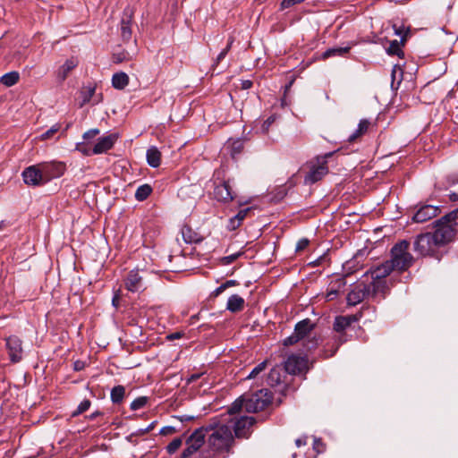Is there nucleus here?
<instances>
[{
	"mask_svg": "<svg viewBox=\"0 0 458 458\" xmlns=\"http://www.w3.org/2000/svg\"><path fill=\"white\" fill-rule=\"evenodd\" d=\"M207 447L203 458H227L233 454L235 445L232 427L227 424L210 422L203 426Z\"/></svg>",
	"mask_w": 458,
	"mask_h": 458,
	"instance_id": "f257e3e1",
	"label": "nucleus"
},
{
	"mask_svg": "<svg viewBox=\"0 0 458 458\" xmlns=\"http://www.w3.org/2000/svg\"><path fill=\"white\" fill-rule=\"evenodd\" d=\"M435 231L432 233L441 247L454 241L458 225V209H454L441 218L436 220Z\"/></svg>",
	"mask_w": 458,
	"mask_h": 458,
	"instance_id": "f03ea898",
	"label": "nucleus"
},
{
	"mask_svg": "<svg viewBox=\"0 0 458 458\" xmlns=\"http://www.w3.org/2000/svg\"><path fill=\"white\" fill-rule=\"evenodd\" d=\"M410 242L402 240L396 242L391 249V259L393 267L397 271L407 270L414 263L413 256L409 252Z\"/></svg>",
	"mask_w": 458,
	"mask_h": 458,
	"instance_id": "7ed1b4c3",
	"label": "nucleus"
},
{
	"mask_svg": "<svg viewBox=\"0 0 458 458\" xmlns=\"http://www.w3.org/2000/svg\"><path fill=\"white\" fill-rule=\"evenodd\" d=\"M394 270V268L393 267V264H390L388 260L379 266L370 268L367 274H370L371 282L369 284L372 285L373 295L381 294L382 298L385 297L387 290L386 277Z\"/></svg>",
	"mask_w": 458,
	"mask_h": 458,
	"instance_id": "20e7f679",
	"label": "nucleus"
},
{
	"mask_svg": "<svg viewBox=\"0 0 458 458\" xmlns=\"http://www.w3.org/2000/svg\"><path fill=\"white\" fill-rule=\"evenodd\" d=\"M441 245L432 233L419 234L413 242V250L420 257H437Z\"/></svg>",
	"mask_w": 458,
	"mask_h": 458,
	"instance_id": "39448f33",
	"label": "nucleus"
},
{
	"mask_svg": "<svg viewBox=\"0 0 458 458\" xmlns=\"http://www.w3.org/2000/svg\"><path fill=\"white\" fill-rule=\"evenodd\" d=\"M333 152H329L324 156L318 157L315 162H311L310 171L304 177L306 184H313L320 181L327 173V158L333 156Z\"/></svg>",
	"mask_w": 458,
	"mask_h": 458,
	"instance_id": "423d86ee",
	"label": "nucleus"
},
{
	"mask_svg": "<svg viewBox=\"0 0 458 458\" xmlns=\"http://www.w3.org/2000/svg\"><path fill=\"white\" fill-rule=\"evenodd\" d=\"M272 393L268 389H260L246 397L245 410L248 412H258L266 409L272 402Z\"/></svg>",
	"mask_w": 458,
	"mask_h": 458,
	"instance_id": "0eeeda50",
	"label": "nucleus"
},
{
	"mask_svg": "<svg viewBox=\"0 0 458 458\" xmlns=\"http://www.w3.org/2000/svg\"><path fill=\"white\" fill-rule=\"evenodd\" d=\"M314 328V324L310 318H305L295 325L294 333L303 340V346L307 351H310L317 347L318 339L310 337L311 331Z\"/></svg>",
	"mask_w": 458,
	"mask_h": 458,
	"instance_id": "6e6552de",
	"label": "nucleus"
},
{
	"mask_svg": "<svg viewBox=\"0 0 458 458\" xmlns=\"http://www.w3.org/2000/svg\"><path fill=\"white\" fill-rule=\"evenodd\" d=\"M368 296L377 297V295L372 294V285L370 284L358 282L352 286V290L347 294V304L350 306H355L360 303Z\"/></svg>",
	"mask_w": 458,
	"mask_h": 458,
	"instance_id": "1a4fd4ad",
	"label": "nucleus"
},
{
	"mask_svg": "<svg viewBox=\"0 0 458 458\" xmlns=\"http://www.w3.org/2000/svg\"><path fill=\"white\" fill-rule=\"evenodd\" d=\"M205 442V432L203 427L196 429L186 440V447L182 451L183 458L190 457L198 451Z\"/></svg>",
	"mask_w": 458,
	"mask_h": 458,
	"instance_id": "9d476101",
	"label": "nucleus"
},
{
	"mask_svg": "<svg viewBox=\"0 0 458 458\" xmlns=\"http://www.w3.org/2000/svg\"><path fill=\"white\" fill-rule=\"evenodd\" d=\"M284 369L292 375L305 373L309 369L308 360L304 356L292 354L284 361Z\"/></svg>",
	"mask_w": 458,
	"mask_h": 458,
	"instance_id": "9b49d317",
	"label": "nucleus"
},
{
	"mask_svg": "<svg viewBox=\"0 0 458 458\" xmlns=\"http://www.w3.org/2000/svg\"><path fill=\"white\" fill-rule=\"evenodd\" d=\"M256 420L251 416H242L233 423L234 437L237 438H249L251 434V427Z\"/></svg>",
	"mask_w": 458,
	"mask_h": 458,
	"instance_id": "f8f14e48",
	"label": "nucleus"
},
{
	"mask_svg": "<svg viewBox=\"0 0 458 458\" xmlns=\"http://www.w3.org/2000/svg\"><path fill=\"white\" fill-rule=\"evenodd\" d=\"M45 182L62 176L66 169L65 164L63 162H45L40 164Z\"/></svg>",
	"mask_w": 458,
	"mask_h": 458,
	"instance_id": "ddd939ff",
	"label": "nucleus"
},
{
	"mask_svg": "<svg viewBox=\"0 0 458 458\" xmlns=\"http://www.w3.org/2000/svg\"><path fill=\"white\" fill-rule=\"evenodd\" d=\"M6 349L12 362L17 363L22 359V342L16 335H11L6 338Z\"/></svg>",
	"mask_w": 458,
	"mask_h": 458,
	"instance_id": "4468645a",
	"label": "nucleus"
},
{
	"mask_svg": "<svg viewBox=\"0 0 458 458\" xmlns=\"http://www.w3.org/2000/svg\"><path fill=\"white\" fill-rule=\"evenodd\" d=\"M22 178L26 184L31 186H38L46 182L40 164L27 167L22 172Z\"/></svg>",
	"mask_w": 458,
	"mask_h": 458,
	"instance_id": "2eb2a0df",
	"label": "nucleus"
},
{
	"mask_svg": "<svg viewBox=\"0 0 458 458\" xmlns=\"http://www.w3.org/2000/svg\"><path fill=\"white\" fill-rule=\"evenodd\" d=\"M215 198L221 202H230L236 198L235 192L230 184V181H225L216 185L214 190Z\"/></svg>",
	"mask_w": 458,
	"mask_h": 458,
	"instance_id": "dca6fc26",
	"label": "nucleus"
},
{
	"mask_svg": "<svg viewBox=\"0 0 458 458\" xmlns=\"http://www.w3.org/2000/svg\"><path fill=\"white\" fill-rule=\"evenodd\" d=\"M440 213V209L433 205H422L413 215L412 220L415 223H424L428 220L436 217Z\"/></svg>",
	"mask_w": 458,
	"mask_h": 458,
	"instance_id": "f3484780",
	"label": "nucleus"
},
{
	"mask_svg": "<svg viewBox=\"0 0 458 458\" xmlns=\"http://www.w3.org/2000/svg\"><path fill=\"white\" fill-rule=\"evenodd\" d=\"M125 287L131 293L140 292L145 289L142 276L139 270H131L128 273L124 280Z\"/></svg>",
	"mask_w": 458,
	"mask_h": 458,
	"instance_id": "a211bd4d",
	"label": "nucleus"
},
{
	"mask_svg": "<svg viewBox=\"0 0 458 458\" xmlns=\"http://www.w3.org/2000/svg\"><path fill=\"white\" fill-rule=\"evenodd\" d=\"M134 12L132 8L126 7L123 10V17L121 20V37L123 41H128L131 37V21L133 17Z\"/></svg>",
	"mask_w": 458,
	"mask_h": 458,
	"instance_id": "6ab92c4d",
	"label": "nucleus"
},
{
	"mask_svg": "<svg viewBox=\"0 0 458 458\" xmlns=\"http://www.w3.org/2000/svg\"><path fill=\"white\" fill-rule=\"evenodd\" d=\"M118 139L116 133H111L98 140L93 147V154L98 155L111 149Z\"/></svg>",
	"mask_w": 458,
	"mask_h": 458,
	"instance_id": "aec40b11",
	"label": "nucleus"
},
{
	"mask_svg": "<svg viewBox=\"0 0 458 458\" xmlns=\"http://www.w3.org/2000/svg\"><path fill=\"white\" fill-rule=\"evenodd\" d=\"M78 60L76 58H70L65 61V63L59 67L56 72L57 80L60 82H63L66 80L69 73L78 65Z\"/></svg>",
	"mask_w": 458,
	"mask_h": 458,
	"instance_id": "412c9836",
	"label": "nucleus"
},
{
	"mask_svg": "<svg viewBox=\"0 0 458 458\" xmlns=\"http://www.w3.org/2000/svg\"><path fill=\"white\" fill-rule=\"evenodd\" d=\"M357 320L355 316H339L336 317L334 322V330L335 333L345 332L352 322Z\"/></svg>",
	"mask_w": 458,
	"mask_h": 458,
	"instance_id": "4be33fe9",
	"label": "nucleus"
},
{
	"mask_svg": "<svg viewBox=\"0 0 458 458\" xmlns=\"http://www.w3.org/2000/svg\"><path fill=\"white\" fill-rule=\"evenodd\" d=\"M348 341V336L345 332L336 333V335L333 338V342L330 345V351L325 350L324 356L325 358H329L335 355L340 345L346 343Z\"/></svg>",
	"mask_w": 458,
	"mask_h": 458,
	"instance_id": "5701e85b",
	"label": "nucleus"
},
{
	"mask_svg": "<svg viewBox=\"0 0 458 458\" xmlns=\"http://www.w3.org/2000/svg\"><path fill=\"white\" fill-rule=\"evenodd\" d=\"M181 233L186 243H199L203 240V237L199 233L186 225L182 227Z\"/></svg>",
	"mask_w": 458,
	"mask_h": 458,
	"instance_id": "b1692460",
	"label": "nucleus"
},
{
	"mask_svg": "<svg viewBox=\"0 0 458 458\" xmlns=\"http://www.w3.org/2000/svg\"><path fill=\"white\" fill-rule=\"evenodd\" d=\"M244 304L245 301L242 297L238 294H233L227 301L226 309L233 313H237L244 309Z\"/></svg>",
	"mask_w": 458,
	"mask_h": 458,
	"instance_id": "393cba45",
	"label": "nucleus"
},
{
	"mask_svg": "<svg viewBox=\"0 0 458 458\" xmlns=\"http://www.w3.org/2000/svg\"><path fill=\"white\" fill-rule=\"evenodd\" d=\"M345 284L346 282L344 277L337 278L335 281L331 282L327 293V299L328 301L334 300L344 287Z\"/></svg>",
	"mask_w": 458,
	"mask_h": 458,
	"instance_id": "a878e982",
	"label": "nucleus"
},
{
	"mask_svg": "<svg viewBox=\"0 0 458 458\" xmlns=\"http://www.w3.org/2000/svg\"><path fill=\"white\" fill-rule=\"evenodd\" d=\"M370 126V122L367 119H362L358 124V128L348 137L349 142L356 141L360 137L364 135Z\"/></svg>",
	"mask_w": 458,
	"mask_h": 458,
	"instance_id": "bb28decb",
	"label": "nucleus"
},
{
	"mask_svg": "<svg viewBox=\"0 0 458 458\" xmlns=\"http://www.w3.org/2000/svg\"><path fill=\"white\" fill-rule=\"evenodd\" d=\"M147 162L151 167H158L161 163V153L157 147H150L147 150Z\"/></svg>",
	"mask_w": 458,
	"mask_h": 458,
	"instance_id": "cd10ccee",
	"label": "nucleus"
},
{
	"mask_svg": "<svg viewBox=\"0 0 458 458\" xmlns=\"http://www.w3.org/2000/svg\"><path fill=\"white\" fill-rule=\"evenodd\" d=\"M129 83V77L125 72L114 73L112 77V85L114 89H123Z\"/></svg>",
	"mask_w": 458,
	"mask_h": 458,
	"instance_id": "c85d7f7f",
	"label": "nucleus"
},
{
	"mask_svg": "<svg viewBox=\"0 0 458 458\" xmlns=\"http://www.w3.org/2000/svg\"><path fill=\"white\" fill-rule=\"evenodd\" d=\"M403 69L399 64L394 65L391 72V87L393 89H397L403 81Z\"/></svg>",
	"mask_w": 458,
	"mask_h": 458,
	"instance_id": "c756f323",
	"label": "nucleus"
},
{
	"mask_svg": "<svg viewBox=\"0 0 458 458\" xmlns=\"http://www.w3.org/2000/svg\"><path fill=\"white\" fill-rule=\"evenodd\" d=\"M350 47H338L327 49L322 54V58L327 59L332 56H343L350 51Z\"/></svg>",
	"mask_w": 458,
	"mask_h": 458,
	"instance_id": "7c9ffc66",
	"label": "nucleus"
},
{
	"mask_svg": "<svg viewBox=\"0 0 458 458\" xmlns=\"http://www.w3.org/2000/svg\"><path fill=\"white\" fill-rule=\"evenodd\" d=\"M282 382L281 369L277 367L271 369L267 378V385L276 386Z\"/></svg>",
	"mask_w": 458,
	"mask_h": 458,
	"instance_id": "2f4dec72",
	"label": "nucleus"
},
{
	"mask_svg": "<svg viewBox=\"0 0 458 458\" xmlns=\"http://www.w3.org/2000/svg\"><path fill=\"white\" fill-rule=\"evenodd\" d=\"M124 395H125V387L123 386H121V385L115 386L111 390L110 396H111V400H112L113 403H114V404L121 403L124 398Z\"/></svg>",
	"mask_w": 458,
	"mask_h": 458,
	"instance_id": "473e14b6",
	"label": "nucleus"
},
{
	"mask_svg": "<svg viewBox=\"0 0 458 458\" xmlns=\"http://www.w3.org/2000/svg\"><path fill=\"white\" fill-rule=\"evenodd\" d=\"M19 78L20 75L17 72H10L0 78V82L6 87H12L18 82Z\"/></svg>",
	"mask_w": 458,
	"mask_h": 458,
	"instance_id": "72a5a7b5",
	"label": "nucleus"
},
{
	"mask_svg": "<svg viewBox=\"0 0 458 458\" xmlns=\"http://www.w3.org/2000/svg\"><path fill=\"white\" fill-rule=\"evenodd\" d=\"M151 192V186L148 184H143L137 189L135 198L137 200L143 201L150 195Z\"/></svg>",
	"mask_w": 458,
	"mask_h": 458,
	"instance_id": "f704fd0d",
	"label": "nucleus"
},
{
	"mask_svg": "<svg viewBox=\"0 0 458 458\" xmlns=\"http://www.w3.org/2000/svg\"><path fill=\"white\" fill-rule=\"evenodd\" d=\"M95 91L96 88L92 86H88L81 90V95L82 98V102L81 104V106H84L87 103H89L93 99Z\"/></svg>",
	"mask_w": 458,
	"mask_h": 458,
	"instance_id": "c9c22d12",
	"label": "nucleus"
},
{
	"mask_svg": "<svg viewBox=\"0 0 458 458\" xmlns=\"http://www.w3.org/2000/svg\"><path fill=\"white\" fill-rule=\"evenodd\" d=\"M245 400L246 396H242L239 399H237L235 402H233L229 408V413L233 414L239 412L242 407L245 408Z\"/></svg>",
	"mask_w": 458,
	"mask_h": 458,
	"instance_id": "e433bc0d",
	"label": "nucleus"
},
{
	"mask_svg": "<svg viewBox=\"0 0 458 458\" xmlns=\"http://www.w3.org/2000/svg\"><path fill=\"white\" fill-rule=\"evenodd\" d=\"M387 53L392 55H398V56L403 55V52L401 49L400 43L397 40H394L390 43V45L387 48Z\"/></svg>",
	"mask_w": 458,
	"mask_h": 458,
	"instance_id": "4c0bfd02",
	"label": "nucleus"
},
{
	"mask_svg": "<svg viewBox=\"0 0 458 458\" xmlns=\"http://www.w3.org/2000/svg\"><path fill=\"white\" fill-rule=\"evenodd\" d=\"M90 404H91V403L89 400H88V399L83 400L78 405L77 409L74 411H72V416L76 417V416L83 413L84 411H88L90 407Z\"/></svg>",
	"mask_w": 458,
	"mask_h": 458,
	"instance_id": "58836bf2",
	"label": "nucleus"
},
{
	"mask_svg": "<svg viewBox=\"0 0 458 458\" xmlns=\"http://www.w3.org/2000/svg\"><path fill=\"white\" fill-rule=\"evenodd\" d=\"M147 403H148V397L140 396V397L134 399L131 402L130 407L132 411H136V410H139V409H141L142 407H144Z\"/></svg>",
	"mask_w": 458,
	"mask_h": 458,
	"instance_id": "ea45409f",
	"label": "nucleus"
},
{
	"mask_svg": "<svg viewBox=\"0 0 458 458\" xmlns=\"http://www.w3.org/2000/svg\"><path fill=\"white\" fill-rule=\"evenodd\" d=\"M182 437L174 438L166 446V450L169 454L175 453L179 447L182 445Z\"/></svg>",
	"mask_w": 458,
	"mask_h": 458,
	"instance_id": "a19ab883",
	"label": "nucleus"
},
{
	"mask_svg": "<svg viewBox=\"0 0 458 458\" xmlns=\"http://www.w3.org/2000/svg\"><path fill=\"white\" fill-rule=\"evenodd\" d=\"M267 360H264L258 364L249 374L247 378H254L256 377L259 373H261L265 369L267 368Z\"/></svg>",
	"mask_w": 458,
	"mask_h": 458,
	"instance_id": "79ce46f5",
	"label": "nucleus"
},
{
	"mask_svg": "<svg viewBox=\"0 0 458 458\" xmlns=\"http://www.w3.org/2000/svg\"><path fill=\"white\" fill-rule=\"evenodd\" d=\"M60 130V124L55 123L47 131L40 135L41 140H48Z\"/></svg>",
	"mask_w": 458,
	"mask_h": 458,
	"instance_id": "37998d69",
	"label": "nucleus"
},
{
	"mask_svg": "<svg viewBox=\"0 0 458 458\" xmlns=\"http://www.w3.org/2000/svg\"><path fill=\"white\" fill-rule=\"evenodd\" d=\"M131 58V55L129 54V52L127 51H122V52H119V53H114L113 55V60L114 63H122L125 60H129Z\"/></svg>",
	"mask_w": 458,
	"mask_h": 458,
	"instance_id": "c03bdc74",
	"label": "nucleus"
},
{
	"mask_svg": "<svg viewBox=\"0 0 458 458\" xmlns=\"http://www.w3.org/2000/svg\"><path fill=\"white\" fill-rule=\"evenodd\" d=\"M76 149L80 152H81L85 156H91L93 154V148L89 147L87 144L84 143H78L76 146Z\"/></svg>",
	"mask_w": 458,
	"mask_h": 458,
	"instance_id": "a18cd8bd",
	"label": "nucleus"
},
{
	"mask_svg": "<svg viewBox=\"0 0 458 458\" xmlns=\"http://www.w3.org/2000/svg\"><path fill=\"white\" fill-rule=\"evenodd\" d=\"M276 119V114H272L269 117H267V120H265L262 123V126H261L262 132H264V133L267 132L269 127L275 123Z\"/></svg>",
	"mask_w": 458,
	"mask_h": 458,
	"instance_id": "49530a36",
	"label": "nucleus"
},
{
	"mask_svg": "<svg viewBox=\"0 0 458 458\" xmlns=\"http://www.w3.org/2000/svg\"><path fill=\"white\" fill-rule=\"evenodd\" d=\"M242 254V252H237V253H233V254L223 257L221 259V263L223 265H229V264L233 263V261H235Z\"/></svg>",
	"mask_w": 458,
	"mask_h": 458,
	"instance_id": "de8ad7c7",
	"label": "nucleus"
},
{
	"mask_svg": "<svg viewBox=\"0 0 458 458\" xmlns=\"http://www.w3.org/2000/svg\"><path fill=\"white\" fill-rule=\"evenodd\" d=\"M299 341H301V339L300 338V336H298L294 332L288 337H286L284 340V345L285 346H289V345H293L295 344L296 343H298Z\"/></svg>",
	"mask_w": 458,
	"mask_h": 458,
	"instance_id": "09e8293b",
	"label": "nucleus"
},
{
	"mask_svg": "<svg viewBox=\"0 0 458 458\" xmlns=\"http://www.w3.org/2000/svg\"><path fill=\"white\" fill-rule=\"evenodd\" d=\"M305 0H283L280 4L281 9H287L295 4L303 3Z\"/></svg>",
	"mask_w": 458,
	"mask_h": 458,
	"instance_id": "8fccbe9b",
	"label": "nucleus"
},
{
	"mask_svg": "<svg viewBox=\"0 0 458 458\" xmlns=\"http://www.w3.org/2000/svg\"><path fill=\"white\" fill-rule=\"evenodd\" d=\"M250 211V208H244V209H241L235 216V219L241 223V225L242 224L243 220L245 219V217L247 216L248 213Z\"/></svg>",
	"mask_w": 458,
	"mask_h": 458,
	"instance_id": "3c124183",
	"label": "nucleus"
},
{
	"mask_svg": "<svg viewBox=\"0 0 458 458\" xmlns=\"http://www.w3.org/2000/svg\"><path fill=\"white\" fill-rule=\"evenodd\" d=\"M241 226V223L238 222L234 216L231 217L229 220H228V223H227V225H226V228L229 230V231H234L236 230L237 228H239Z\"/></svg>",
	"mask_w": 458,
	"mask_h": 458,
	"instance_id": "603ef678",
	"label": "nucleus"
},
{
	"mask_svg": "<svg viewBox=\"0 0 458 458\" xmlns=\"http://www.w3.org/2000/svg\"><path fill=\"white\" fill-rule=\"evenodd\" d=\"M243 148L242 141L241 140H237L233 141L232 146V151L233 155L241 153L242 149Z\"/></svg>",
	"mask_w": 458,
	"mask_h": 458,
	"instance_id": "864d4df0",
	"label": "nucleus"
},
{
	"mask_svg": "<svg viewBox=\"0 0 458 458\" xmlns=\"http://www.w3.org/2000/svg\"><path fill=\"white\" fill-rule=\"evenodd\" d=\"M99 132H100V131L98 129H90V130L87 131L86 132H84L83 139L87 140L93 139L94 137L98 135Z\"/></svg>",
	"mask_w": 458,
	"mask_h": 458,
	"instance_id": "5fc2aeb1",
	"label": "nucleus"
},
{
	"mask_svg": "<svg viewBox=\"0 0 458 458\" xmlns=\"http://www.w3.org/2000/svg\"><path fill=\"white\" fill-rule=\"evenodd\" d=\"M310 242L307 239H301L296 244V251H301L309 245Z\"/></svg>",
	"mask_w": 458,
	"mask_h": 458,
	"instance_id": "6e6d98bb",
	"label": "nucleus"
},
{
	"mask_svg": "<svg viewBox=\"0 0 458 458\" xmlns=\"http://www.w3.org/2000/svg\"><path fill=\"white\" fill-rule=\"evenodd\" d=\"M231 45H232V41H230V42L228 43V45L226 46V47H225V48H224V49L220 52V54H219V55H217V57H216V62H217V63H218V62H220V61H222V60L225 57V55H227V53H228V51H229V49H230V47H231Z\"/></svg>",
	"mask_w": 458,
	"mask_h": 458,
	"instance_id": "4d7b16f0",
	"label": "nucleus"
},
{
	"mask_svg": "<svg viewBox=\"0 0 458 458\" xmlns=\"http://www.w3.org/2000/svg\"><path fill=\"white\" fill-rule=\"evenodd\" d=\"M176 430L174 427L172 426H166V427H164L160 429V435H164V436H166V435H171L173 433H174Z\"/></svg>",
	"mask_w": 458,
	"mask_h": 458,
	"instance_id": "13d9d810",
	"label": "nucleus"
},
{
	"mask_svg": "<svg viewBox=\"0 0 458 458\" xmlns=\"http://www.w3.org/2000/svg\"><path fill=\"white\" fill-rule=\"evenodd\" d=\"M182 335H183V333H182V332H174V333L169 334L166 336V339L169 340V341H173V340H175V339L182 338Z\"/></svg>",
	"mask_w": 458,
	"mask_h": 458,
	"instance_id": "bf43d9fd",
	"label": "nucleus"
},
{
	"mask_svg": "<svg viewBox=\"0 0 458 458\" xmlns=\"http://www.w3.org/2000/svg\"><path fill=\"white\" fill-rule=\"evenodd\" d=\"M85 368V362L82 360H76L73 363V369L75 371H81Z\"/></svg>",
	"mask_w": 458,
	"mask_h": 458,
	"instance_id": "052dcab7",
	"label": "nucleus"
},
{
	"mask_svg": "<svg viewBox=\"0 0 458 458\" xmlns=\"http://www.w3.org/2000/svg\"><path fill=\"white\" fill-rule=\"evenodd\" d=\"M306 444H307V437H300L295 440V445L297 447L305 445Z\"/></svg>",
	"mask_w": 458,
	"mask_h": 458,
	"instance_id": "680f3d73",
	"label": "nucleus"
},
{
	"mask_svg": "<svg viewBox=\"0 0 458 458\" xmlns=\"http://www.w3.org/2000/svg\"><path fill=\"white\" fill-rule=\"evenodd\" d=\"M253 82L250 80H245L242 81V89H249L252 87Z\"/></svg>",
	"mask_w": 458,
	"mask_h": 458,
	"instance_id": "e2e57ef3",
	"label": "nucleus"
},
{
	"mask_svg": "<svg viewBox=\"0 0 458 458\" xmlns=\"http://www.w3.org/2000/svg\"><path fill=\"white\" fill-rule=\"evenodd\" d=\"M119 301H120V295L118 293H114L113 299H112V304L115 307V308H118L119 306Z\"/></svg>",
	"mask_w": 458,
	"mask_h": 458,
	"instance_id": "0e129e2a",
	"label": "nucleus"
},
{
	"mask_svg": "<svg viewBox=\"0 0 458 458\" xmlns=\"http://www.w3.org/2000/svg\"><path fill=\"white\" fill-rule=\"evenodd\" d=\"M323 444L320 439H315L314 440V449L317 450V452H321L320 447H322Z\"/></svg>",
	"mask_w": 458,
	"mask_h": 458,
	"instance_id": "69168bd1",
	"label": "nucleus"
},
{
	"mask_svg": "<svg viewBox=\"0 0 458 458\" xmlns=\"http://www.w3.org/2000/svg\"><path fill=\"white\" fill-rule=\"evenodd\" d=\"M237 284V282L235 280H228L225 283L222 284V285H225V289H227L228 287L234 286Z\"/></svg>",
	"mask_w": 458,
	"mask_h": 458,
	"instance_id": "338daca9",
	"label": "nucleus"
},
{
	"mask_svg": "<svg viewBox=\"0 0 458 458\" xmlns=\"http://www.w3.org/2000/svg\"><path fill=\"white\" fill-rule=\"evenodd\" d=\"M225 285H220L218 286L213 293L214 296H218L219 294H221L224 291H225Z\"/></svg>",
	"mask_w": 458,
	"mask_h": 458,
	"instance_id": "774afa93",
	"label": "nucleus"
}]
</instances>
